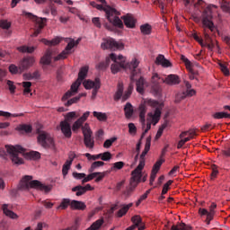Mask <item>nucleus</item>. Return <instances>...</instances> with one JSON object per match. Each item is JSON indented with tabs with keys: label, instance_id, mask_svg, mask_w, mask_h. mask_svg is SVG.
I'll use <instances>...</instances> for the list:
<instances>
[{
	"label": "nucleus",
	"instance_id": "nucleus-1",
	"mask_svg": "<svg viewBox=\"0 0 230 230\" xmlns=\"http://www.w3.org/2000/svg\"><path fill=\"white\" fill-rule=\"evenodd\" d=\"M91 6L93 8H96L97 10H102L106 13V18L111 22V24L105 23L104 27L106 30H110V31H112L114 30V26L117 28H123V22L118 15H119V12L118 10L111 7V5H106L103 7V5L96 4V2H91Z\"/></svg>",
	"mask_w": 230,
	"mask_h": 230
},
{
	"label": "nucleus",
	"instance_id": "nucleus-2",
	"mask_svg": "<svg viewBox=\"0 0 230 230\" xmlns=\"http://www.w3.org/2000/svg\"><path fill=\"white\" fill-rule=\"evenodd\" d=\"M111 60L114 62V64L111 65V73L113 75H116V73H119V69H125L127 67V58L123 57V55L116 56V54L111 53L108 58H106L105 61L100 62L96 68L100 69L101 71H103L109 67L111 65Z\"/></svg>",
	"mask_w": 230,
	"mask_h": 230
},
{
	"label": "nucleus",
	"instance_id": "nucleus-3",
	"mask_svg": "<svg viewBox=\"0 0 230 230\" xmlns=\"http://www.w3.org/2000/svg\"><path fill=\"white\" fill-rule=\"evenodd\" d=\"M33 176L31 175H25L22 177V179L20 181L19 184V190H22V191H27L30 190V188H32L34 190H40V191H45V193H49L53 187L51 185H46L39 180H33Z\"/></svg>",
	"mask_w": 230,
	"mask_h": 230
},
{
	"label": "nucleus",
	"instance_id": "nucleus-4",
	"mask_svg": "<svg viewBox=\"0 0 230 230\" xmlns=\"http://www.w3.org/2000/svg\"><path fill=\"white\" fill-rule=\"evenodd\" d=\"M87 73H89V66H83L81 67L78 73L77 80L71 85L70 90H68L62 97V102H66L69 100L71 96H75L78 93V87L82 85V82L85 80L87 76Z\"/></svg>",
	"mask_w": 230,
	"mask_h": 230
},
{
	"label": "nucleus",
	"instance_id": "nucleus-5",
	"mask_svg": "<svg viewBox=\"0 0 230 230\" xmlns=\"http://www.w3.org/2000/svg\"><path fill=\"white\" fill-rule=\"evenodd\" d=\"M202 19V24L204 29V36L207 40V42H211V36L208 34V30L211 31H215V23H213V13H211V9L206 8L201 15Z\"/></svg>",
	"mask_w": 230,
	"mask_h": 230
},
{
	"label": "nucleus",
	"instance_id": "nucleus-6",
	"mask_svg": "<svg viewBox=\"0 0 230 230\" xmlns=\"http://www.w3.org/2000/svg\"><path fill=\"white\" fill-rule=\"evenodd\" d=\"M5 150L14 164H24V160L21 157V155H24V152H26L24 147L21 146H5Z\"/></svg>",
	"mask_w": 230,
	"mask_h": 230
},
{
	"label": "nucleus",
	"instance_id": "nucleus-7",
	"mask_svg": "<svg viewBox=\"0 0 230 230\" xmlns=\"http://www.w3.org/2000/svg\"><path fill=\"white\" fill-rule=\"evenodd\" d=\"M26 17L29 19H32V21H35V30L34 32L31 35V37H38L40 31L44 29V26H46V22L48 21L47 18H39L31 13H28L26 11H23L22 13Z\"/></svg>",
	"mask_w": 230,
	"mask_h": 230
},
{
	"label": "nucleus",
	"instance_id": "nucleus-8",
	"mask_svg": "<svg viewBox=\"0 0 230 230\" xmlns=\"http://www.w3.org/2000/svg\"><path fill=\"white\" fill-rule=\"evenodd\" d=\"M151 143H152V137H148L146 140L145 148L142 154L140 155L139 164L137 166V168L134 171H132L133 173H137V175H143L142 172H143V169L145 168V157H146V154L150 152Z\"/></svg>",
	"mask_w": 230,
	"mask_h": 230
},
{
	"label": "nucleus",
	"instance_id": "nucleus-9",
	"mask_svg": "<svg viewBox=\"0 0 230 230\" xmlns=\"http://www.w3.org/2000/svg\"><path fill=\"white\" fill-rule=\"evenodd\" d=\"M80 40H81V39H78L75 41V40H71L67 43L66 49L60 54H58L57 57H54V62H58V60H64V59L67 58V57H69V55H71V53H73V48H75V46H78V44H80Z\"/></svg>",
	"mask_w": 230,
	"mask_h": 230
},
{
	"label": "nucleus",
	"instance_id": "nucleus-10",
	"mask_svg": "<svg viewBox=\"0 0 230 230\" xmlns=\"http://www.w3.org/2000/svg\"><path fill=\"white\" fill-rule=\"evenodd\" d=\"M38 143L43 148H53V146H55L53 137H51V135L46 131H41L39 133Z\"/></svg>",
	"mask_w": 230,
	"mask_h": 230
},
{
	"label": "nucleus",
	"instance_id": "nucleus-11",
	"mask_svg": "<svg viewBox=\"0 0 230 230\" xmlns=\"http://www.w3.org/2000/svg\"><path fill=\"white\" fill-rule=\"evenodd\" d=\"M102 49H111V51H116L118 49H123L125 45L119 41H116L112 38H108L103 40V42L101 44Z\"/></svg>",
	"mask_w": 230,
	"mask_h": 230
},
{
	"label": "nucleus",
	"instance_id": "nucleus-12",
	"mask_svg": "<svg viewBox=\"0 0 230 230\" xmlns=\"http://www.w3.org/2000/svg\"><path fill=\"white\" fill-rule=\"evenodd\" d=\"M217 208V204L212 203L209 207V211L206 208H199V214L201 218H205L204 222H206L207 226L211 224V220L215 217V209Z\"/></svg>",
	"mask_w": 230,
	"mask_h": 230
},
{
	"label": "nucleus",
	"instance_id": "nucleus-13",
	"mask_svg": "<svg viewBox=\"0 0 230 230\" xmlns=\"http://www.w3.org/2000/svg\"><path fill=\"white\" fill-rule=\"evenodd\" d=\"M83 134L84 143L86 148H90V150H93V148H94V138H93V131H91L89 124H84V126L83 127Z\"/></svg>",
	"mask_w": 230,
	"mask_h": 230
},
{
	"label": "nucleus",
	"instance_id": "nucleus-14",
	"mask_svg": "<svg viewBox=\"0 0 230 230\" xmlns=\"http://www.w3.org/2000/svg\"><path fill=\"white\" fill-rule=\"evenodd\" d=\"M83 84L85 89H93L92 98H94L96 94H98V91H100V88L102 87V83L98 77H96L94 81L85 80Z\"/></svg>",
	"mask_w": 230,
	"mask_h": 230
},
{
	"label": "nucleus",
	"instance_id": "nucleus-15",
	"mask_svg": "<svg viewBox=\"0 0 230 230\" xmlns=\"http://www.w3.org/2000/svg\"><path fill=\"white\" fill-rule=\"evenodd\" d=\"M141 177H143V175L131 172L129 188L126 191H124V195L127 199H128V197L131 196L132 191H134V190H136V188H137V184H139V182H141Z\"/></svg>",
	"mask_w": 230,
	"mask_h": 230
},
{
	"label": "nucleus",
	"instance_id": "nucleus-16",
	"mask_svg": "<svg viewBox=\"0 0 230 230\" xmlns=\"http://www.w3.org/2000/svg\"><path fill=\"white\" fill-rule=\"evenodd\" d=\"M159 75L154 74L151 79V91L155 94V96H161V93L163 89L161 88V84H159Z\"/></svg>",
	"mask_w": 230,
	"mask_h": 230
},
{
	"label": "nucleus",
	"instance_id": "nucleus-17",
	"mask_svg": "<svg viewBox=\"0 0 230 230\" xmlns=\"http://www.w3.org/2000/svg\"><path fill=\"white\" fill-rule=\"evenodd\" d=\"M92 190L93 187L91 186V184H86L85 186L77 185L72 188V191H76V197H82V195H85L87 191H92Z\"/></svg>",
	"mask_w": 230,
	"mask_h": 230
},
{
	"label": "nucleus",
	"instance_id": "nucleus-18",
	"mask_svg": "<svg viewBox=\"0 0 230 230\" xmlns=\"http://www.w3.org/2000/svg\"><path fill=\"white\" fill-rule=\"evenodd\" d=\"M163 82L167 85H179L181 84V77L177 75L171 74L163 79Z\"/></svg>",
	"mask_w": 230,
	"mask_h": 230
},
{
	"label": "nucleus",
	"instance_id": "nucleus-19",
	"mask_svg": "<svg viewBox=\"0 0 230 230\" xmlns=\"http://www.w3.org/2000/svg\"><path fill=\"white\" fill-rule=\"evenodd\" d=\"M35 64V58L31 57L24 58L21 62H20V69L21 71H26V69H30L31 66Z\"/></svg>",
	"mask_w": 230,
	"mask_h": 230
},
{
	"label": "nucleus",
	"instance_id": "nucleus-20",
	"mask_svg": "<svg viewBox=\"0 0 230 230\" xmlns=\"http://www.w3.org/2000/svg\"><path fill=\"white\" fill-rule=\"evenodd\" d=\"M59 127L65 137L69 139L71 136H73V132L71 131V124L62 120L59 124Z\"/></svg>",
	"mask_w": 230,
	"mask_h": 230
},
{
	"label": "nucleus",
	"instance_id": "nucleus-21",
	"mask_svg": "<svg viewBox=\"0 0 230 230\" xmlns=\"http://www.w3.org/2000/svg\"><path fill=\"white\" fill-rule=\"evenodd\" d=\"M162 108L161 106L156 107L155 110V112H149L147 114L148 118H151L153 125H157L159 123V120L161 119V114H162Z\"/></svg>",
	"mask_w": 230,
	"mask_h": 230
},
{
	"label": "nucleus",
	"instance_id": "nucleus-22",
	"mask_svg": "<svg viewBox=\"0 0 230 230\" xmlns=\"http://www.w3.org/2000/svg\"><path fill=\"white\" fill-rule=\"evenodd\" d=\"M139 111V121L142 125V128H145L146 127V105L140 104L138 107Z\"/></svg>",
	"mask_w": 230,
	"mask_h": 230
},
{
	"label": "nucleus",
	"instance_id": "nucleus-23",
	"mask_svg": "<svg viewBox=\"0 0 230 230\" xmlns=\"http://www.w3.org/2000/svg\"><path fill=\"white\" fill-rule=\"evenodd\" d=\"M52 59H53V50L51 49H49L46 50L45 54L40 58V64H43V66H49V64H51Z\"/></svg>",
	"mask_w": 230,
	"mask_h": 230
},
{
	"label": "nucleus",
	"instance_id": "nucleus-24",
	"mask_svg": "<svg viewBox=\"0 0 230 230\" xmlns=\"http://www.w3.org/2000/svg\"><path fill=\"white\" fill-rule=\"evenodd\" d=\"M155 62L156 66H162V67H172V63L163 54H159Z\"/></svg>",
	"mask_w": 230,
	"mask_h": 230
},
{
	"label": "nucleus",
	"instance_id": "nucleus-25",
	"mask_svg": "<svg viewBox=\"0 0 230 230\" xmlns=\"http://www.w3.org/2000/svg\"><path fill=\"white\" fill-rule=\"evenodd\" d=\"M10 205L4 204L2 206L3 212L5 214L6 217H9V218H12L13 220H17V218H19V216L15 212L8 209Z\"/></svg>",
	"mask_w": 230,
	"mask_h": 230
},
{
	"label": "nucleus",
	"instance_id": "nucleus-26",
	"mask_svg": "<svg viewBox=\"0 0 230 230\" xmlns=\"http://www.w3.org/2000/svg\"><path fill=\"white\" fill-rule=\"evenodd\" d=\"M121 19H123L124 24L127 28H136V19H134L132 15L128 14L122 16Z\"/></svg>",
	"mask_w": 230,
	"mask_h": 230
},
{
	"label": "nucleus",
	"instance_id": "nucleus-27",
	"mask_svg": "<svg viewBox=\"0 0 230 230\" xmlns=\"http://www.w3.org/2000/svg\"><path fill=\"white\" fill-rule=\"evenodd\" d=\"M123 91H124L123 83H119L117 85V91L113 95L114 102H119L120 99L122 100Z\"/></svg>",
	"mask_w": 230,
	"mask_h": 230
},
{
	"label": "nucleus",
	"instance_id": "nucleus-28",
	"mask_svg": "<svg viewBox=\"0 0 230 230\" xmlns=\"http://www.w3.org/2000/svg\"><path fill=\"white\" fill-rule=\"evenodd\" d=\"M124 114L127 119H130V118L134 116V106H132V103H126V105L124 106Z\"/></svg>",
	"mask_w": 230,
	"mask_h": 230
},
{
	"label": "nucleus",
	"instance_id": "nucleus-29",
	"mask_svg": "<svg viewBox=\"0 0 230 230\" xmlns=\"http://www.w3.org/2000/svg\"><path fill=\"white\" fill-rule=\"evenodd\" d=\"M87 206L84 201L72 200L71 201V209H78L80 211H84Z\"/></svg>",
	"mask_w": 230,
	"mask_h": 230
},
{
	"label": "nucleus",
	"instance_id": "nucleus-30",
	"mask_svg": "<svg viewBox=\"0 0 230 230\" xmlns=\"http://www.w3.org/2000/svg\"><path fill=\"white\" fill-rule=\"evenodd\" d=\"M78 114H76V111H70L65 115V119L63 121H66V123H68L71 125L76 118H78Z\"/></svg>",
	"mask_w": 230,
	"mask_h": 230
},
{
	"label": "nucleus",
	"instance_id": "nucleus-31",
	"mask_svg": "<svg viewBox=\"0 0 230 230\" xmlns=\"http://www.w3.org/2000/svg\"><path fill=\"white\" fill-rule=\"evenodd\" d=\"M146 82L145 81V78L143 77H140L137 83H136V85H137V93H139L140 94H143V93H145V84Z\"/></svg>",
	"mask_w": 230,
	"mask_h": 230
},
{
	"label": "nucleus",
	"instance_id": "nucleus-32",
	"mask_svg": "<svg viewBox=\"0 0 230 230\" xmlns=\"http://www.w3.org/2000/svg\"><path fill=\"white\" fill-rule=\"evenodd\" d=\"M132 206H134L133 203L123 205V207L117 212V217H119V218H121V217H124V215H127V213L128 212V209H130Z\"/></svg>",
	"mask_w": 230,
	"mask_h": 230
},
{
	"label": "nucleus",
	"instance_id": "nucleus-33",
	"mask_svg": "<svg viewBox=\"0 0 230 230\" xmlns=\"http://www.w3.org/2000/svg\"><path fill=\"white\" fill-rule=\"evenodd\" d=\"M171 230H191V226L181 222V223H178L177 225H173L171 227Z\"/></svg>",
	"mask_w": 230,
	"mask_h": 230
},
{
	"label": "nucleus",
	"instance_id": "nucleus-34",
	"mask_svg": "<svg viewBox=\"0 0 230 230\" xmlns=\"http://www.w3.org/2000/svg\"><path fill=\"white\" fill-rule=\"evenodd\" d=\"M212 116L214 119H224V118L230 119V113H227L226 111H218L214 113Z\"/></svg>",
	"mask_w": 230,
	"mask_h": 230
},
{
	"label": "nucleus",
	"instance_id": "nucleus-35",
	"mask_svg": "<svg viewBox=\"0 0 230 230\" xmlns=\"http://www.w3.org/2000/svg\"><path fill=\"white\" fill-rule=\"evenodd\" d=\"M41 42H43V44H45L46 46H57L60 44V38H55L51 40L41 39Z\"/></svg>",
	"mask_w": 230,
	"mask_h": 230
},
{
	"label": "nucleus",
	"instance_id": "nucleus-36",
	"mask_svg": "<svg viewBox=\"0 0 230 230\" xmlns=\"http://www.w3.org/2000/svg\"><path fill=\"white\" fill-rule=\"evenodd\" d=\"M82 96H85V94L80 93L78 96H75V97L68 100L66 102H65V107H71V105H73V103H77V102H80V98H82Z\"/></svg>",
	"mask_w": 230,
	"mask_h": 230
},
{
	"label": "nucleus",
	"instance_id": "nucleus-37",
	"mask_svg": "<svg viewBox=\"0 0 230 230\" xmlns=\"http://www.w3.org/2000/svg\"><path fill=\"white\" fill-rule=\"evenodd\" d=\"M103 226V219H98L95 222L92 224L90 227H88L86 230H98L100 227Z\"/></svg>",
	"mask_w": 230,
	"mask_h": 230
},
{
	"label": "nucleus",
	"instance_id": "nucleus-38",
	"mask_svg": "<svg viewBox=\"0 0 230 230\" xmlns=\"http://www.w3.org/2000/svg\"><path fill=\"white\" fill-rule=\"evenodd\" d=\"M72 200L69 199H63L60 205L58 207V209H67V208H71Z\"/></svg>",
	"mask_w": 230,
	"mask_h": 230
},
{
	"label": "nucleus",
	"instance_id": "nucleus-39",
	"mask_svg": "<svg viewBox=\"0 0 230 230\" xmlns=\"http://www.w3.org/2000/svg\"><path fill=\"white\" fill-rule=\"evenodd\" d=\"M140 31L143 35H150V33H152V26H150L148 23H146L140 26Z\"/></svg>",
	"mask_w": 230,
	"mask_h": 230
},
{
	"label": "nucleus",
	"instance_id": "nucleus-40",
	"mask_svg": "<svg viewBox=\"0 0 230 230\" xmlns=\"http://www.w3.org/2000/svg\"><path fill=\"white\" fill-rule=\"evenodd\" d=\"M102 166H105L104 162H102V161L93 162L89 169V172L93 173V172H94V170H96L97 168H100Z\"/></svg>",
	"mask_w": 230,
	"mask_h": 230
},
{
	"label": "nucleus",
	"instance_id": "nucleus-41",
	"mask_svg": "<svg viewBox=\"0 0 230 230\" xmlns=\"http://www.w3.org/2000/svg\"><path fill=\"white\" fill-rule=\"evenodd\" d=\"M18 51L21 53H33L35 51V47H28L26 45L18 47Z\"/></svg>",
	"mask_w": 230,
	"mask_h": 230
},
{
	"label": "nucleus",
	"instance_id": "nucleus-42",
	"mask_svg": "<svg viewBox=\"0 0 230 230\" xmlns=\"http://www.w3.org/2000/svg\"><path fill=\"white\" fill-rule=\"evenodd\" d=\"M23 94L26 96L31 93V82H22Z\"/></svg>",
	"mask_w": 230,
	"mask_h": 230
},
{
	"label": "nucleus",
	"instance_id": "nucleus-43",
	"mask_svg": "<svg viewBox=\"0 0 230 230\" xmlns=\"http://www.w3.org/2000/svg\"><path fill=\"white\" fill-rule=\"evenodd\" d=\"M93 117L97 118L99 121H105L107 119V113L93 111Z\"/></svg>",
	"mask_w": 230,
	"mask_h": 230
},
{
	"label": "nucleus",
	"instance_id": "nucleus-44",
	"mask_svg": "<svg viewBox=\"0 0 230 230\" xmlns=\"http://www.w3.org/2000/svg\"><path fill=\"white\" fill-rule=\"evenodd\" d=\"M84 122L80 121L79 119L74 122L73 126H72V130L73 132H78V130H80V128H84Z\"/></svg>",
	"mask_w": 230,
	"mask_h": 230
},
{
	"label": "nucleus",
	"instance_id": "nucleus-45",
	"mask_svg": "<svg viewBox=\"0 0 230 230\" xmlns=\"http://www.w3.org/2000/svg\"><path fill=\"white\" fill-rule=\"evenodd\" d=\"M131 221L133 222L134 225H132V226H135V228L139 227V226H141V224H143V219H141V217H139V216H134L131 218Z\"/></svg>",
	"mask_w": 230,
	"mask_h": 230
},
{
	"label": "nucleus",
	"instance_id": "nucleus-46",
	"mask_svg": "<svg viewBox=\"0 0 230 230\" xmlns=\"http://www.w3.org/2000/svg\"><path fill=\"white\" fill-rule=\"evenodd\" d=\"M218 66H219L222 73L225 75V76H229V75H230L229 68H227V66L226 65V63L218 62Z\"/></svg>",
	"mask_w": 230,
	"mask_h": 230
},
{
	"label": "nucleus",
	"instance_id": "nucleus-47",
	"mask_svg": "<svg viewBox=\"0 0 230 230\" xmlns=\"http://www.w3.org/2000/svg\"><path fill=\"white\" fill-rule=\"evenodd\" d=\"M71 162H67L66 161V163L64 164L63 165V168H62V174L64 175V177H66V175H67L69 170H71Z\"/></svg>",
	"mask_w": 230,
	"mask_h": 230
},
{
	"label": "nucleus",
	"instance_id": "nucleus-48",
	"mask_svg": "<svg viewBox=\"0 0 230 230\" xmlns=\"http://www.w3.org/2000/svg\"><path fill=\"white\" fill-rule=\"evenodd\" d=\"M0 116H3L4 118H10V117H13V118H19V116H24V114L21 113V114H12L8 111H0Z\"/></svg>",
	"mask_w": 230,
	"mask_h": 230
},
{
	"label": "nucleus",
	"instance_id": "nucleus-49",
	"mask_svg": "<svg viewBox=\"0 0 230 230\" xmlns=\"http://www.w3.org/2000/svg\"><path fill=\"white\" fill-rule=\"evenodd\" d=\"M172 184H173L172 180H169L166 183L164 184L162 195H166L168 193V190H170V186H172Z\"/></svg>",
	"mask_w": 230,
	"mask_h": 230
},
{
	"label": "nucleus",
	"instance_id": "nucleus-50",
	"mask_svg": "<svg viewBox=\"0 0 230 230\" xmlns=\"http://www.w3.org/2000/svg\"><path fill=\"white\" fill-rule=\"evenodd\" d=\"M125 166L124 162H116L113 164V166L111 168V172H116L117 170H121Z\"/></svg>",
	"mask_w": 230,
	"mask_h": 230
},
{
	"label": "nucleus",
	"instance_id": "nucleus-51",
	"mask_svg": "<svg viewBox=\"0 0 230 230\" xmlns=\"http://www.w3.org/2000/svg\"><path fill=\"white\" fill-rule=\"evenodd\" d=\"M166 127H168V122H164L158 129L155 138L159 139V137H161V136H163V132H164V128H166Z\"/></svg>",
	"mask_w": 230,
	"mask_h": 230
},
{
	"label": "nucleus",
	"instance_id": "nucleus-52",
	"mask_svg": "<svg viewBox=\"0 0 230 230\" xmlns=\"http://www.w3.org/2000/svg\"><path fill=\"white\" fill-rule=\"evenodd\" d=\"M150 190H147L146 191L145 194H143L142 196H140V198L138 199V200L136 203V206H139V204H141L143 202V200H146V199H148V195H150Z\"/></svg>",
	"mask_w": 230,
	"mask_h": 230
},
{
	"label": "nucleus",
	"instance_id": "nucleus-53",
	"mask_svg": "<svg viewBox=\"0 0 230 230\" xmlns=\"http://www.w3.org/2000/svg\"><path fill=\"white\" fill-rule=\"evenodd\" d=\"M137 66H139V61H137V59H133L130 63V67H132L133 71H132V75L131 76H136V69L137 67Z\"/></svg>",
	"mask_w": 230,
	"mask_h": 230
},
{
	"label": "nucleus",
	"instance_id": "nucleus-54",
	"mask_svg": "<svg viewBox=\"0 0 230 230\" xmlns=\"http://www.w3.org/2000/svg\"><path fill=\"white\" fill-rule=\"evenodd\" d=\"M117 137H111L110 139L105 140L104 144H103V147L104 148H111V146H112V144L117 140Z\"/></svg>",
	"mask_w": 230,
	"mask_h": 230
},
{
	"label": "nucleus",
	"instance_id": "nucleus-55",
	"mask_svg": "<svg viewBox=\"0 0 230 230\" xmlns=\"http://www.w3.org/2000/svg\"><path fill=\"white\" fill-rule=\"evenodd\" d=\"M101 159L102 161H110L112 159V154L111 152L101 153Z\"/></svg>",
	"mask_w": 230,
	"mask_h": 230
},
{
	"label": "nucleus",
	"instance_id": "nucleus-56",
	"mask_svg": "<svg viewBox=\"0 0 230 230\" xmlns=\"http://www.w3.org/2000/svg\"><path fill=\"white\" fill-rule=\"evenodd\" d=\"M84 155L87 157V159L89 161H91V159L93 161H97V159H102V154H99V155H91L89 153H86L84 154Z\"/></svg>",
	"mask_w": 230,
	"mask_h": 230
},
{
	"label": "nucleus",
	"instance_id": "nucleus-57",
	"mask_svg": "<svg viewBox=\"0 0 230 230\" xmlns=\"http://www.w3.org/2000/svg\"><path fill=\"white\" fill-rule=\"evenodd\" d=\"M184 98H187L185 92L179 93L176 94L175 102L180 103L181 102H182V100H184Z\"/></svg>",
	"mask_w": 230,
	"mask_h": 230
},
{
	"label": "nucleus",
	"instance_id": "nucleus-58",
	"mask_svg": "<svg viewBox=\"0 0 230 230\" xmlns=\"http://www.w3.org/2000/svg\"><path fill=\"white\" fill-rule=\"evenodd\" d=\"M10 26H12V23L8 22V21L0 20V28L3 30H9Z\"/></svg>",
	"mask_w": 230,
	"mask_h": 230
},
{
	"label": "nucleus",
	"instance_id": "nucleus-59",
	"mask_svg": "<svg viewBox=\"0 0 230 230\" xmlns=\"http://www.w3.org/2000/svg\"><path fill=\"white\" fill-rule=\"evenodd\" d=\"M216 125L214 124H205L202 128L201 130L202 132H208L209 130H213L215 128Z\"/></svg>",
	"mask_w": 230,
	"mask_h": 230
},
{
	"label": "nucleus",
	"instance_id": "nucleus-60",
	"mask_svg": "<svg viewBox=\"0 0 230 230\" xmlns=\"http://www.w3.org/2000/svg\"><path fill=\"white\" fill-rule=\"evenodd\" d=\"M7 85L9 87L11 94H13L15 93V89H17V87L13 84V82L11 80H7Z\"/></svg>",
	"mask_w": 230,
	"mask_h": 230
},
{
	"label": "nucleus",
	"instance_id": "nucleus-61",
	"mask_svg": "<svg viewBox=\"0 0 230 230\" xmlns=\"http://www.w3.org/2000/svg\"><path fill=\"white\" fill-rule=\"evenodd\" d=\"M20 130H23V132L30 134V132H31V130H32V128L31 125L23 124V125L20 126Z\"/></svg>",
	"mask_w": 230,
	"mask_h": 230
},
{
	"label": "nucleus",
	"instance_id": "nucleus-62",
	"mask_svg": "<svg viewBox=\"0 0 230 230\" xmlns=\"http://www.w3.org/2000/svg\"><path fill=\"white\" fill-rule=\"evenodd\" d=\"M181 60H182V62L185 64L187 69L191 67V61H190V59H188V58H186L184 55L181 56Z\"/></svg>",
	"mask_w": 230,
	"mask_h": 230
},
{
	"label": "nucleus",
	"instance_id": "nucleus-63",
	"mask_svg": "<svg viewBox=\"0 0 230 230\" xmlns=\"http://www.w3.org/2000/svg\"><path fill=\"white\" fill-rule=\"evenodd\" d=\"M163 164V160H158L153 166L152 171L153 172H159V170L161 169V166Z\"/></svg>",
	"mask_w": 230,
	"mask_h": 230
},
{
	"label": "nucleus",
	"instance_id": "nucleus-64",
	"mask_svg": "<svg viewBox=\"0 0 230 230\" xmlns=\"http://www.w3.org/2000/svg\"><path fill=\"white\" fill-rule=\"evenodd\" d=\"M128 127L129 134H136V132H137V128H136L134 123H129Z\"/></svg>",
	"mask_w": 230,
	"mask_h": 230
}]
</instances>
